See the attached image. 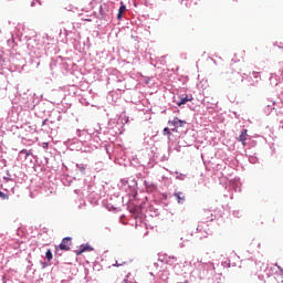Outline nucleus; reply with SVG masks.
I'll return each instance as SVG.
<instances>
[{
  "instance_id": "f257e3e1",
  "label": "nucleus",
  "mask_w": 283,
  "mask_h": 283,
  "mask_svg": "<svg viewBox=\"0 0 283 283\" xmlns=\"http://www.w3.org/2000/svg\"><path fill=\"white\" fill-rule=\"evenodd\" d=\"M72 247V238L70 237H66L62 240V242L60 243V245H56L55 247V251H70Z\"/></svg>"
},
{
  "instance_id": "f03ea898",
  "label": "nucleus",
  "mask_w": 283,
  "mask_h": 283,
  "mask_svg": "<svg viewBox=\"0 0 283 283\" xmlns=\"http://www.w3.org/2000/svg\"><path fill=\"white\" fill-rule=\"evenodd\" d=\"M94 251V248H92V245L90 244H82L80 250H75V254L76 255H83V253H90Z\"/></svg>"
},
{
  "instance_id": "7ed1b4c3",
  "label": "nucleus",
  "mask_w": 283,
  "mask_h": 283,
  "mask_svg": "<svg viewBox=\"0 0 283 283\" xmlns=\"http://www.w3.org/2000/svg\"><path fill=\"white\" fill-rule=\"evenodd\" d=\"M249 137V130L243 129L238 137L239 143L243 145V147H247V138Z\"/></svg>"
},
{
  "instance_id": "20e7f679",
  "label": "nucleus",
  "mask_w": 283,
  "mask_h": 283,
  "mask_svg": "<svg viewBox=\"0 0 283 283\" xmlns=\"http://www.w3.org/2000/svg\"><path fill=\"white\" fill-rule=\"evenodd\" d=\"M168 123L169 125H172V127H185V125H187V122L178 119V117H175L172 120H169Z\"/></svg>"
},
{
  "instance_id": "39448f33",
  "label": "nucleus",
  "mask_w": 283,
  "mask_h": 283,
  "mask_svg": "<svg viewBox=\"0 0 283 283\" xmlns=\"http://www.w3.org/2000/svg\"><path fill=\"white\" fill-rule=\"evenodd\" d=\"M203 220L206 222H213V213H211L210 210H205L203 211Z\"/></svg>"
},
{
  "instance_id": "423d86ee",
  "label": "nucleus",
  "mask_w": 283,
  "mask_h": 283,
  "mask_svg": "<svg viewBox=\"0 0 283 283\" xmlns=\"http://www.w3.org/2000/svg\"><path fill=\"white\" fill-rule=\"evenodd\" d=\"M175 198H177V202L180 205L185 202V193L182 192H175Z\"/></svg>"
},
{
  "instance_id": "0eeeda50",
  "label": "nucleus",
  "mask_w": 283,
  "mask_h": 283,
  "mask_svg": "<svg viewBox=\"0 0 283 283\" xmlns=\"http://www.w3.org/2000/svg\"><path fill=\"white\" fill-rule=\"evenodd\" d=\"M99 14L102 17V19H106L107 18V6H101L99 7Z\"/></svg>"
},
{
  "instance_id": "6e6552de",
  "label": "nucleus",
  "mask_w": 283,
  "mask_h": 283,
  "mask_svg": "<svg viewBox=\"0 0 283 283\" xmlns=\"http://www.w3.org/2000/svg\"><path fill=\"white\" fill-rule=\"evenodd\" d=\"M191 101V98H189L188 96L182 97L179 102H177L178 107H182V105H187V103H189Z\"/></svg>"
},
{
  "instance_id": "1a4fd4ad",
  "label": "nucleus",
  "mask_w": 283,
  "mask_h": 283,
  "mask_svg": "<svg viewBox=\"0 0 283 283\" xmlns=\"http://www.w3.org/2000/svg\"><path fill=\"white\" fill-rule=\"evenodd\" d=\"M125 10H127V7L120 6L117 14V19H122L123 14H125Z\"/></svg>"
},
{
  "instance_id": "9d476101",
  "label": "nucleus",
  "mask_w": 283,
  "mask_h": 283,
  "mask_svg": "<svg viewBox=\"0 0 283 283\" xmlns=\"http://www.w3.org/2000/svg\"><path fill=\"white\" fill-rule=\"evenodd\" d=\"M174 262H178V258L168 256V259L166 260V264H174Z\"/></svg>"
},
{
  "instance_id": "9b49d317",
  "label": "nucleus",
  "mask_w": 283,
  "mask_h": 283,
  "mask_svg": "<svg viewBox=\"0 0 283 283\" xmlns=\"http://www.w3.org/2000/svg\"><path fill=\"white\" fill-rule=\"evenodd\" d=\"M45 258H46L48 262L52 261V258H53V255H52V250H48V251H46Z\"/></svg>"
},
{
  "instance_id": "f8f14e48",
  "label": "nucleus",
  "mask_w": 283,
  "mask_h": 283,
  "mask_svg": "<svg viewBox=\"0 0 283 283\" xmlns=\"http://www.w3.org/2000/svg\"><path fill=\"white\" fill-rule=\"evenodd\" d=\"M0 198L2 200H8V198H10V196L8 193H4L3 191H0Z\"/></svg>"
},
{
  "instance_id": "ddd939ff",
  "label": "nucleus",
  "mask_w": 283,
  "mask_h": 283,
  "mask_svg": "<svg viewBox=\"0 0 283 283\" xmlns=\"http://www.w3.org/2000/svg\"><path fill=\"white\" fill-rule=\"evenodd\" d=\"M20 154H27V156H30V153H28V150H25V149L21 150Z\"/></svg>"
},
{
  "instance_id": "4468645a",
  "label": "nucleus",
  "mask_w": 283,
  "mask_h": 283,
  "mask_svg": "<svg viewBox=\"0 0 283 283\" xmlns=\"http://www.w3.org/2000/svg\"><path fill=\"white\" fill-rule=\"evenodd\" d=\"M165 134H171V132L169 130V128H164Z\"/></svg>"
},
{
  "instance_id": "2eb2a0df",
  "label": "nucleus",
  "mask_w": 283,
  "mask_h": 283,
  "mask_svg": "<svg viewBox=\"0 0 283 283\" xmlns=\"http://www.w3.org/2000/svg\"><path fill=\"white\" fill-rule=\"evenodd\" d=\"M122 283H127V280H123Z\"/></svg>"
},
{
  "instance_id": "dca6fc26",
  "label": "nucleus",
  "mask_w": 283,
  "mask_h": 283,
  "mask_svg": "<svg viewBox=\"0 0 283 283\" xmlns=\"http://www.w3.org/2000/svg\"><path fill=\"white\" fill-rule=\"evenodd\" d=\"M48 119H44V122L42 123V125H45V122H46Z\"/></svg>"
},
{
  "instance_id": "f3484780",
  "label": "nucleus",
  "mask_w": 283,
  "mask_h": 283,
  "mask_svg": "<svg viewBox=\"0 0 283 283\" xmlns=\"http://www.w3.org/2000/svg\"><path fill=\"white\" fill-rule=\"evenodd\" d=\"M85 21H92V20H90V19H86Z\"/></svg>"
},
{
  "instance_id": "a211bd4d",
  "label": "nucleus",
  "mask_w": 283,
  "mask_h": 283,
  "mask_svg": "<svg viewBox=\"0 0 283 283\" xmlns=\"http://www.w3.org/2000/svg\"><path fill=\"white\" fill-rule=\"evenodd\" d=\"M253 74H258V72H253Z\"/></svg>"
}]
</instances>
